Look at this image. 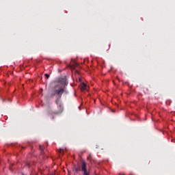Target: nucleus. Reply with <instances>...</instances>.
I'll use <instances>...</instances> for the list:
<instances>
[{"instance_id": "5", "label": "nucleus", "mask_w": 175, "mask_h": 175, "mask_svg": "<svg viewBox=\"0 0 175 175\" xmlns=\"http://www.w3.org/2000/svg\"><path fill=\"white\" fill-rule=\"evenodd\" d=\"M57 152H59V155L62 157V155H64V149L60 148L57 150Z\"/></svg>"}, {"instance_id": "2", "label": "nucleus", "mask_w": 175, "mask_h": 175, "mask_svg": "<svg viewBox=\"0 0 175 175\" xmlns=\"http://www.w3.org/2000/svg\"><path fill=\"white\" fill-rule=\"evenodd\" d=\"M81 170L83 172V175H90V173L87 171V165L84 161H82Z\"/></svg>"}, {"instance_id": "6", "label": "nucleus", "mask_w": 175, "mask_h": 175, "mask_svg": "<svg viewBox=\"0 0 175 175\" xmlns=\"http://www.w3.org/2000/svg\"><path fill=\"white\" fill-rule=\"evenodd\" d=\"M43 146L40 145V150H41V154H44V152H43Z\"/></svg>"}, {"instance_id": "3", "label": "nucleus", "mask_w": 175, "mask_h": 175, "mask_svg": "<svg viewBox=\"0 0 175 175\" xmlns=\"http://www.w3.org/2000/svg\"><path fill=\"white\" fill-rule=\"evenodd\" d=\"M80 170H81L80 165L77 164V165H75L74 169H73V172L75 173H79V172H80Z\"/></svg>"}, {"instance_id": "8", "label": "nucleus", "mask_w": 175, "mask_h": 175, "mask_svg": "<svg viewBox=\"0 0 175 175\" xmlns=\"http://www.w3.org/2000/svg\"><path fill=\"white\" fill-rule=\"evenodd\" d=\"M88 159H91V154L88 157Z\"/></svg>"}, {"instance_id": "1", "label": "nucleus", "mask_w": 175, "mask_h": 175, "mask_svg": "<svg viewBox=\"0 0 175 175\" xmlns=\"http://www.w3.org/2000/svg\"><path fill=\"white\" fill-rule=\"evenodd\" d=\"M55 85L52 88L50 98L52 99L56 96L55 103L59 105V109L56 111L49 112V114H61L64 111V105L59 103L62 95H68L69 91L66 89L68 87V80L66 77H59L54 81Z\"/></svg>"}, {"instance_id": "7", "label": "nucleus", "mask_w": 175, "mask_h": 175, "mask_svg": "<svg viewBox=\"0 0 175 175\" xmlns=\"http://www.w3.org/2000/svg\"><path fill=\"white\" fill-rule=\"evenodd\" d=\"M44 76L46 79H49V77H50V75L49 74H45Z\"/></svg>"}, {"instance_id": "4", "label": "nucleus", "mask_w": 175, "mask_h": 175, "mask_svg": "<svg viewBox=\"0 0 175 175\" xmlns=\"http://www.w3.org/2000/svg\"><path fill=\"white\" fill-rule=\"evenodd\" d=\"M81 90L82 91H87V85L84 83H81Z\"/></svg>"}]
</instances>
